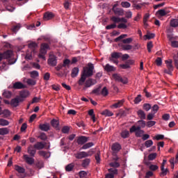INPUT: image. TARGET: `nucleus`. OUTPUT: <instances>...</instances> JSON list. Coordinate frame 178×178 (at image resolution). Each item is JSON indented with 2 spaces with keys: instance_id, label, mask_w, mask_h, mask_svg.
Segmentation results:
<instances>
[{
  "instance_id": "f257e3e1",
  "label": "nucleus",
  "mask_w": 178,
  "mask_h": 178,
  "mask_svg": "<svg viewBox=\"0 0 178 178\" xmlns=\"http://www.w3.org/2000/svg\"><path fill=\"white\" fill-rule=\"evenodd\" d=\"M95 67L92 63H88V67H83L82 74L85 75L86 77H91L94 72Z\"/></svg>"
},
{
  "instance_id": "f03ea898",
  "label": "nucleus",
  "mask_w": 178,
  "mask_h": 178,
  "mask_svg": "<svg viewBox=\"0 0 178 178\" xmlns=\"http://www.w3.org/2000/svg\"><path fill=\"white\" fill-rule=\"evenodd\" d=\"M13 53L12 50H6L3 53V56L4 59H7L8 60L9 65H13L15 63L16 60L13 57Z\"/></svg>"
},
{
  "instance_id": "7ed1b4c3",
  "label": "nucleus",
  "mask_w": 178,
  "mask_h": 178,
  "mask_svg": "<svg viewBox=\"0 0 178 178\" xmlns=\"http://www.w3.org/2000/svg\"><path fill=\"white\" fill-rule=\"evenodd\" d=\"M122 53L114 51L113 53H111V57H109V61L118 65L119 63L118 59L122 57Z\"/></svg>"
},
{
  "instance_id": "20e7f679",
  "label": "nucleus",
  "mask_w": 178,
  "mask_h": 178,
  "mask_svg": "<svg viewBox=\"0 0 178 178\" xmlns=\"http://www.w3.org/2000/svg\"><path fill=\"white\" fill-rule=\"evenodd\" d=\"M113 79L118 82H121L123 84H127L128 83V79L127 78H122L120 74H113L112 75Z\"/></svg>"
},
{
  "instance_id": "39448f33",
  "label": "nucleus",
  "mask_w": 178,
  "mask_h": 178,
  "mask_svg": "<svg viewBox=\"0 0 178 178\" xmlns=\"http://www.w3.org/2000/svg\"><path fill=\"white\" fill-rule=\"evenodd\" d=\"M88 137L81 136L78 137V140H76V143H78L79 145H83L88 143Z\"/></svg>"
},
{
  "instance_id": "423d86ee",
  "label": "nucleus",
  "mask_w": 178,
  "mask_h": 178,
  "mask_svg": "<svg viewBox=\"0 0 178 178\" xmlns=\"http://www.w3.org/2000/svg\"><path fill=\"white\" fill-rule=\"evenodd\" d=\"M90 156V154L86 152H80L75 154V158L82 159Z\"/></svg>"
},
{
  "instance_id": "0eeeda50",
  "label": "nucleus",
  "mask_w": 178,
  "mask_h": 178,
  "mask_svg": "<svg viewBox=\"0 0 178 178\" xmlns=\"http://www.w3.org/2000/svg\"><path fill=\"white\" fill-rule=\"evenodd\" d=\"M111 149L113 153H118L122 149V146L120 143H115L112 145Z\"/></svg>"
},
{
  "instance_id": "6e6552de",
  "label": "nucleus",
  "mask_w": 178,
  "mask_h": 178,
  "mask_svg": "<svg viewBox=\"0 0 178 178\" xmlns=\"http://www.w3.org/2000/svg\"><path fill=\"white\" fill-rule=\"evenodd\" d=\"M46 143H43L42 142H37L34 145V148L37 150H42L45 148Z\"/></svg>"
},
{
  "instance_id": "1a4fd4ad",
  "label": "nucleus",
  "mask_w": 178,
  "mask_h": 178,
  "mask_svg": "<svg viewBox=\"0 0 178 178\" xmlns=\"http://www.w3.org/2000/svg\"><path fill=\"white\" fill-rule=\"evenodd\" d=\"M47 49H49V46L47 43H42L40 47V53L47 54Z\"/></svg>"
},
{
  "instance_id": "9d476101",
  "label": "nucleus",
  "mask_w": 178,
  "mask_h": 178,
  "mask_svg": "<svg viewBox=\"0 0 178 178\" xmlns=\"http://www.w3.org/2000/svg\"><path fill=\"white\" fill-rule=\"evenodd\" d=\"M97 83V81L94 80L92 79H89L85 82V88H90L92 86H94L95 84Z\"/></svg>"
},
{
  "instance_id": "9b49d317",
  "label": "nucleus",
  "mask_w": 178,
  "mask_h": 178,
  "mask_svg": "<svg viewBox=\"0 0 178 178\" xmlns=\"http://www.w3.org/2000/svg\"><path fill=\"white\" fill-rule=\"evenodd\" d=\"M112 10L115 15L118 16H123L124 14V10L122 8H112Z\"/></svg>"
},
{
  "instance_id": "f8f14e48",
  "label": "nucleus",
  "mask_w": 178,
  "mask_h": 178,
  "mask_svg": "<svg viewBox=\"0 0 178 178\" xmlns=\"http://www.w3.org/2000/svg\"><path fill=\"white\" fill-rule=\"evenodd\" d=\"M28 153L31 157H34L36 154V150L34 147V145H30L28 147Z\"/></svg>"
},
{
  "instance_id": "ddd939ff",
  "label": "nucleus",
  "mask_w": 178,
  "mask_h": 178,
  "mask_svg": "<svg viewBox=\"0 0 178 178\" xmlns=\"http://www.w3.org/2000/svg\"><path fill=\"white\" fill-rule=\"evenodd\" d=\"M48 64L50 66L55 67L57 65V60L55 56L50 57L48 60Z\"/></svg>"
},
{
  "instance_id": "4468645a",
  "label": "nucleus",
  "mask_w": 178,
  "mask_h": 178,
  "mask_svg": "<svg viewBox=\"0 0 178 178\" xmlns=\"http://www.w3.org/2000/svg\"><path fill=\"white\" fill-rule=\"evenodd\" d=\"M13 88L14 89L19 90V89L25 88H26V86L24 85L22 83L18 81V82H15V83L13 84Z\"/></svg>"
},
{
  "instance_id": "2eb2a0df",
  "label": "nucleus",
  "mask_w": 178,
  "mask_h": 178,
  "mask_svg": "<svg viewBox=\"0 0 178 178\" xmlns=\"http://www.w3.org/2000/svg\"><path fill=\"white\" fill-rule=\"evenodd\" d=\"M24 159L29 165H33L34 163V159L31 157H29L27 154L24 155Z\"/></svg>"
},
{
  "instance_id": "dca6fc26",
  "label": "nucleus",
  "mask_w": 178,
  "mask_h": 178,
  "mask_svg": "<svg viewBox=\"0 0 178 178\" xmlns=\"http://www.w3.org/2000/svg\"><path fill=\"white\" fill-rule=\"evenodd\" d=\"M54 15L53 13H51V12H47L44 15V19L46 20V21H48V20H50L52 18H54Z\"/></svg>"
},
{
  "instance_id": "f3484780",
  "label": "nucleus",
  "mask_w": 178,
  "mask_h": 178,
  "mask_svg": "<svg viewBox=\"0 0 178 178\" xmlns=\"http://www.w3.org/2000/svg\"><path fill=\"white\" fill-rule=\"evenodd\" d=\"M39 127L40 130H42V131L47 132L49 130L50 125L48 123L41 124L39 125Z\"/></svg>"
},
{
  "instance_id": "a211bd4d",
  "label": "nucleus",
  "mask_w": 178,
  "mask_h": 178,
  "mask_svg": "<svg viewBox=\"0 0 178 178\" xmlns=\"http://www.w3.org/2000/svg\"><path fill=\"white\" fill-rule=\"evenodd\" d=\"M104 70L106 71L107 72H115L116 70L115 67L110 65L109 64H106L104 67Z\"/></svg>"
},
{
  "instance_id": "6ab92c4d",
  "label": "nucleus",
  "mask_w": 178,
  "mask_h": 178,
  "mask_svg": "<svg viewBox=\"0 0 178 178\" xmlns=\"http://www.w3.org/2000/svg\"><path fill=\"white\" fill-rule=\"evenodd\" d=\"M19 104V101L18 97L14 98L10 101V105L13 107L18 106Z\"/></svg>"
},
{
  "instance_id": "aec40b11",
  "label": "nucleus",
  "mask_w": 178,
  "mask_h": 178,
  "mask_svg": "<svg viewBox=\"0 0 178 178\" xmlns=\"http://www.w3.org/2000/svg\"><path fill=\"white\" fill-rule=\"evenodd\" d=\"M79 72V69L78 67H74L71 71V77L75 78L78 76Z\"/></svg>"
},
{
  "instance_id": "412c9836",
  "label": "nucleus",
  "mask_w": 178,
  "mask_h": 178,
  "mask_svg": "<svg viewBox=\"0 0 178 178\" xmlns=\"http://www.w3.org/2000/svg\"><path fill=\"white\" fill-rule=\"evenodd\" d=\"M101 114L103 115H105L106 117H108V118H110L111 116H113L114 115V113L112 111H111L108 109L103 111L101 113Z\"/></svg>"
},
{
  "instance_id": "4be33fe9",
  "label": "nucleus",
  "mask_w": 178,
  "mask_h": 178,
  "mask_svg": "<svg viewBox=\"0 0 178 178\" xmlns=\"http://www.w3.org/2000/svg\"><path fill=\"white\" fill-rule=\"evenodd\" d=\"M88 77L81 73V78L78 81L79 86H83Z\"/></svg>"
},
{
  "instance_id": "5701e85b",
  "label": "nucleus",
  "mask_w": 178,
  "mask_h": 178,
  "mask_svg": "<svg viewBox=\"0 0 178 178\" xmlns=\"http://www.w3.org/2000/svg\"><path fill=\"white\" fill-rule=\"evenodd\" d=\"M141 130V127H140V125H138V127L134 125L130 128V133L133 134L135 133L136 131H140Z\"/></svg>"
},
{
  "instance_id": "b1692460",
  "label": "nucleus",
  "mask_w": 178,
  "mask_h": 178,
  "mask_svg": "<svg viewBox=\"0 0 178 178\" xmlns=\"http://www.w3.org/2000/svg\"><path fill=\"white\" fill-rule=\"evenodd\" d=\"M121 48L123 51H129L134 49L131 44H121Z\"/></svg>"
},
{
  "instance_id": "393cba45",
  "label": "nucleus",
  "mask_w": 178,
  "mask_h": 178,
  "mask_svg": "<svg viewBox=\"0 0 178 178\" xmlns=\"http://www.w3.org/2000/svg\"><path fill=\"white\" fill-rule=\"evenodd\" d=\"M15 170H16L17 172H19V173H20V174H24V173H25V169H24V168H23V167H22V166H19V165H16L15 166Z\"/></svg>"
},
{
  "instance_id": "a878e982",
  "label": "nucleus",
  "mask_w": 178,
  "mask_h": 178,
  "mask_svg": "<svg viewBox=\"0 0 178 178\" xmlns=\"http://www.w3.org/2000/svg\"><path fill=\"white\" fill-rule=\"evenodd\" d=\"M161 172L160 175L161 177L165 176L168 174V172H169L168 168L164 169V165L163 164H161Z\"/></svg>"
},
{
  "instance_id": "bb28decb",
  "label": "nucleus",
  "mask_w": 178,
  "mask_h": 178,
  "mask_svg": "<svg viewBox=\"0 0 178 178\" xmlns=\"http://www.w3.org/2000/svg\"><path fill=\"white\" fill-rule=\"evenodd\" d=\"M170 26L173 28L178 27V19H172L170 22Z\"/></svg>"
},
{
  "instance_id": "cd10ccee",
  "label": "nucleus",
  "mask_w": 178,
  "mask_h": 178,
  "mask_svg": "<svg viewBox=\"0 0 178 178\" xmlns=\"http://www.w3.org/2000/svg\"><path fill=\"white\" fill-rule=\"evenodd\" d=\"M94 146V143L90 142V143H87L86 144H83V145L81 147V149H88L91 148L92 147Z\"/></svg>"
},
{
  "instance_id": "c85d7f7f",
  "label": "nucleus",
  "mask_w": 178,
  "mask_h": 178,
  "mask_svg": "<svg viewBox=\"0 0 178 178\" xmlns=\"http://www.w3.org/2000/svg\"><path fill=\"white\" fill-rule=\"evenodd\" d=\"M29 95V92L28 90H22L19 92V97L21 98H26Z\"/></svg>"
},
{
  "instance_id": "c756f323",
  "label": "nucleus",
  "mask_w": 178,
  "mask_h": 178,
  "mask_svg": "<svg viewBox=\"0 0 178 178\" xmlns=\"http://www.w3.org/2000/svg\"><path fill=\"white\" fill-rule=\"evenodd\" d=\"M137 113L140 119H141L142 120H145V113L143 110L138 111Z\"/></svg>"
},
{
  "instance_id": "7c9ffc66",
  "label": "nucleus",
  "mask_w": 178,
  "mask_h": 178,
  "mask_svg": "<svg viewBox=\"0 0 178 178\" xmlns=\"http://www.w3.org/2000/svg\"><path fill=\"white\" fill-rule=\"evenodd\" d=\"M90 159H85L83 160L82 163H81V166L83 168H86L89 165V164L90 163Z\"/></svg>"
},
{
  "instance_id": "2f4dec72",
  "label": "nucleus",
  "mask_w": 178,
  "mask_h": 178,
  "mask_svg": "<svg viewBox=\"0 0 178 178\" xmlns=\"http://www.w3.org/2000/svg\"><path fill=\"white\" fill-rule=\"evenodd\" d=\"M51 124L54 129H58V127H59V121L56 119H53L51 121Z\"/></svg>"
},
{
  "instance_id": "473e14b6",
  "label": "nucleus",
  "mask_w": 178,
  "mask_h": 178,
  "mask_svg": "<svg viewBox=\"0 0 178 178\" xmlns=\"http://www.w3.org/2000/svg\"><path fill=\"white\" fill-rule=\"evenodd\" d=\"M36 53V50H31V53H27L26 56V58L29 60H31L33 58V56Z\"/></svg>"
},
{
  "instance_id": "72a5a7b5",
  "label": "nucleus",
  "mask_w": 178,
  "mask_h": 178,
  "mask_svg": "<svg viewBox=\"0 0 178 178\" xmlns=\"http://www.w3.org/2000/svg\"><path fill=\"white\" fill-rule=\"evenodd\" d=\"M149 19V13H146L143 17V24L145 27L148 26V19Z\"/></svg>"
},
{
  "instance_id": "f704fd0d",
  "label": "nucleus",
  "mask_w": 178,
  "mask_h": 178,
  "mask_svg": "<svg viewBox=\"0 0 178 178\" xmlns=\"http://www.w3.org/2000/svg\"><path fill=\"white\" fill-rule=\"evenodd\" d=\"M156 15H159L161 17H164L168 15V13L164 9H160L156 12Z\"/></svg>"
},
{
  "instance_id": "c9c22d12",
  "label": "nucleus",
  "mask_w": 178,
  "mask_h": 178,
  "mask_svg": "<svg viewBox=\"0 0 178 178\" xmlns=\"http://www.w3.org/2000/svg\"><path fill=\"white\" fill-rule=\"evenodd\" d=\"M101 153H100V151H98L96 154L95 155V161H96V163L97 164H99L100 163V161H101Z\"/></svg>"
},
{
  "instance_id": "e433bc0d",
  "label": "nucleus",
  "mask_w": 178,
  "mask_h": 178,
  "mask_svg": "<svg viewBox=\"0 0 178 178\" xmlns=\"http://www.w3.org/2000/svg\"><path fill=\"white\" fill-rule=\"evenodd\" d=\"M124 103V100H120L118 101L117 103H115L114 104H113V106L115 107V108H120L121 107Z\"/></svg>"
},
{
  "instance_id": "4c0bfd02",
  "label": "nucleus",
  "mask_w": 178,
  "mask_h": 178,
  "mask_svg": "<svg viewBox=\"0 0 178 178\" xmlns=\"http://www.w3.org/2000/svg\"><path fill=\"white\" fill-rule=\"evenodd\" d=\"M100 94L104 96V97H106L108 95L109 92L108 90L107 89L106 87H104L102 90V91L100 92Z\"/></svg>"
},
{
  "instance_id": "58836bf2",
  "label": "nucleus",
  "mask_w": 178,
  "mask_h": 178,
  "mask_svg": "<svg viewBox=\"0 0 178 178\" xmlns=\"http://www.w3.org/2000/svg\"><path fill=\"white\" fill-rule=\"evenodd\" d=\"M74 168V163H70L65 166V171L72 172Z\"/></svg>"
},
{
  "instance_id": "ea45409f",
  "label": "nucleus",
  "mask_w": 178,
  "mask_h": 178,
  "mask_svg": "<svg viewBox=\"0 0 178 178\" xmlns=\"http://www.w3.org/2000/svg\"><path fill=\"white\" fill-rule=\"evenodd\" d=\"M38 154L40 156L45 158V159H48L49 157L48 152L41 150L38 152Z\"/></svg>"
},
{
  "instance_id": "a19ab883",
  "label": "nucleus",
  "mask_w": 178,
  "mask_h": 178,
  "mask_svg": "<svg viewBox=\"0 0 178 178\" xmlns=\"http://www.w3.org/2000/svg\"><path fill=\"white\" fill-rule=\"evenodd\" d=\"M121 6L124 8H129L131 4L129 1H122Z\"/></svg>"
},
{
  "instance_id": "79ce46f5",
  "label": "nucleus",
  "mask_w": 178,
  "mask_h": 178,
  "mask_svg": "<svg viewBox=\"0 0 178 178\" xmlns=\"http://www.w3.org/2000/svg\"><path fill=\"white\" fill-rule=\"evenodd\" d=\"M154 145V141L152 140H147L145 142V147L146 148H149Z\"/></svg>"
},
{
  "instance_id": "37998d69",
  "label": "nucleus",
  "mask_w": 178,
  "mask_h": 178,
  "mask_svg": "<svg viewBox=\"0 0 178 178\" xmlns=\"http://www.w3.org/2000/svg\"><path fill=\"white\" fill-rule=\"evenodd\" d=\"M172 63V61L171 60L165 61V64L167 65L168 70L173 71V66Z\"/></svg>"
},
{
  "instance_id": "c03bdc74",
  "label": "nucleus",
  "mask_w": 178,
  "mask_h": 178,
  "mask_svg": "<svg viewBox=\"0 0 178 178\" xmlns=\"http://www.w3.org/2000/svg\"><path fill=\"white\" fill-rule=\"evenodd\" d=\"M9 131L8 128H1L0 129V136H5L8 134Z\"/></svg>"
},
{
  "instance_id": "a18cd8bd",
  "label": "nucleus",
  "mask_w": 178,
  "mask_h": 178,
  "mask_svg": "<svg viewBox=\"0 0 178 178\" xmlns=\"http://www.w3.org/2000/svg\"><path fill=\"white\" fill-rule=\"evenodd\" d=\"M128 36L127 34H121L120 35H119L118 37L115 38V42H118L119 41H120L121 40L127 38Z\"/></svg>"
},
{
  "instance_id": "49530a36",
  "label": "nucleus",
  "mask_w": 178,
  "mask_h": 178,
  "mask_svg": "<svg viewBox=\"0 0 178 178\" xmlns=\"http://www.w3.org/2000/svg\"><path fill=\"white\" fill-rule=\"evenodd\" d=\"M121 137L124 139L128 138L129 137V131H123L121 133Z\"/></svg>"
},
{
  "instance_id": "de8ad7c7",
  "label": "nucleus",
  "mask_w": 178,
  "mask_h": 178,
  "mask_svg": "<svg viewBox=\"0 0 178 178\" xmlns=\"http://www.w3.org/2000/svg\"><path fill=\"white\" fill-rule=\"evenodd\" d=\"M2 95L4 97L9 99L12 96V92L8 90H5Z\"/></svg>"
},
{
  "instance_id": "09e8293b",
  "label": "nucleus",
  "mask_w": 178,
  "mask_h": 178,
  "mask_svg": "<svg viewBox=\"0 0 178 178\" xmlns=\"http://www.w3.org/2000/svg\"><path fill=\"white\" fill-rule=\"evenodd\" d=\"M111 21H112L114 24L120 23V17L113 16L111 17Z\"/></svg>"
},
{
  "instance_id": "8fccbe9b",
  "label": "nucleus",
  "mask_w": 178,
  "mask_h": 178,
  "mask_svg": "<svg viewBox=\"0 0 178 178\" xmlns=\"http://www.w3.org/2000/svg\"><path fill=\"white\" fill-rule=\"evenodd\" d=\"M133 40L134 39L132 38H127V39L122 40V43L129 44L133 42Z\"/></svg>"
},
{
  "instance_id": "3c124183",
  "label": "nucleus",
  "mask_w": 178,
  "mask_h": 178,
  "mask_svg": "<svg viewBox=\"0 0 178 178\" xmlns=\"http://www.w3.org/2000/svg\"><path fill=\"white\" fill-rule=\"evenodd\" d=\"M117 27V24L115 23H113L111 24H108L106 26V30L115 29Z\"/></svg>"
},
{
  "instance_id": "603ef678",
  "label": "nucleus",
  "mask_w": 178,
  "mask_h": 178,
  "mask_svg": "<svg viewBox=\"0 0 178 178\" xmlns=\"http://www.w3.org/2000/svg\"><path fill=\"white\" fill-rule=\"evenodd\" d=\"M9 122L3 118L0 119V126H8Z\"/></svg>"
},
{
  "instance_id": "864d4df0",
  "label": "nucleus",
  "mask_w": 178,
  "mask_h": 178,
  "mask_svg": "<svg viewBox=\"0 0 178 178\" xmlns=\"http://www.w3.org/2000/svg\"><path fill=\"white\" fill-rule=\"evenodd\" d=\"M92 93L95 94L96 95H101V86L95 88V90H92Z\"/></svg>"
},
{
  "instance_id": "5fc2aeb1",
  "label": "nucleus",
  "mask_w": 178,
  "mask_h": 178,
  "mask_svg": "<svg viewBox=\"0 0 178 178\" xmlns=\"http://www.w3.org/2000/svg\"><path fill=\"white\" fill-rule=\"evenodd\" d=\"M110 166L111 168H120V163L117 162V161H115V162H111L110 163Z\"/></svg>"
},
{
  "instance_id": "6e6d98bb",
  "label": "nucleus",
  "mask_w": 178,
  "mask_h": 178,
  "mask_svg": "<svg viewBox=\"0 0 178 178\" xmlns=\"http://www.w3.org/2000/svg\"><path fill=\"white\" fill-rule=\"evenodd\" d=\"M156 156H157L156 153L149 154V156H148L149 161H154V160H155Z\"/></svg>"
},
{
  "instance_id": "4d7b16f0",
  "label": "nucleus",
  "mask_w": 178,
  "mask_h": 178,
  "mask_svg": "<svg viewBox=\"0 0 178 178\" xmlns=\"http://www.w3.org/2000/svg\"><path fill=\"white\" fill-rule=\"evenodd\" d=\"M70 130V129L69 127H67V126L63 127V129H62L63 134H69Z\"/></svg>"
},
{
  "instance_id": "13d9d810",
  "label": "nucleus",
  "mask_w": 178,
  "mask_h": 178,
  "mask_svg": "<svg viewBox=\"0 0 178 178\" xmlns=\"http://www.w3.org/2000/svg\"><path fill=\"white\" fill-rule=\"evenodd\" d=\"M31 78L35 79L39 76V73L37 71H33L30 72Z\"/></svg>"
},
{
  "instance_id": "bf43d9fd",
  "label": "nucleus",
  "mask_w": 178,
  "mask_h": 178,
  "mask_svg": "<svg viewBox=\"0 0 178 178\" xmlns=\"http://www.w3.org/2000/svg\"><path fill=\"white\" fill-rule=\"evenodd\" d=\"M137 124H138V126H140V127H142L143 129V127H145V121L143 120H138L137 122Z\"/></svg>"
},
{
  "instance_id": "052dcab7",
  "label": "nucleus",
  "mask_w": 178,
  "mask_h": 178,
  "mask_svg": "<svg viewBox=\"0 0 178 178\" xmlns=\"http://www.w3.org/2000/svg\"><path fill=\"white\" fill-rule=\"evenodd\" d=\"M71 63V61L69 59L64 60V62H63V67H69L70 64Z\"/></svg>"
},
{
  "instance_id": "680f3d73",
  "label": "nucleus",
  "mask_w": 178,
  "mask_h": 178,
  "mask_svg": "<svg viewBox=\"0 0 178 178\" xmlns=\"http://www.w3.org/2000/svg\"><path fill=\"white\" fill-rule=\"evenodd\" d=\"M164 139V136L163 135H161V134H158L156 136H155V137L154 138V140H156L157 141L159 140H161Z\"/></svg>"
},
{
  "instance_id": "e2e57ef3",
  "label": "nucleus",
  "mask_w": 178,
  "mask_h": 178,
  "mask_svg": "<svg viewBox=\"0 0 178 178\" xmlns=\"http://www.w3.org/2000/svg\"><path fill=\"white\" fill-rule=\"evenodd\" d=\"M38 45L36 43H35L34 42H33L32 43H29V48L31 49V51H33V49H35V47H37Z\"/></svg>"
},
{
  "instance_id": "0e129e2a",
  "label": "nucleus",
  "mask_w": 178,
  "mask_h": 178,
  "mask_svg": "<svg viewBox=\"0 0 178 178\" xmlns=\"http://www.w3.org/2000/svg\"><path fill=\"white\" fill-rule=\"evenodd\" d=\"M152 47H154V44H152V42H148L147 44L148 52H151V49H152Z\"/></svg>"
},
{
  "instance_id": "69168bd1",
  "label": "nucleus",
  "mask_w": 178,
  "mask_h": 178,
  "mask_svg": "<svg viewBox=\"0 0 178 178\" xmlns=\"http://www.w3.org/2000/svg\"><path fill=\"white\" fill-rule=\"evenodd\" d=\"M39 138L42 140H47V136H46V134L44 133H41Z\"/></svg>"
},
{
  "instance_id": "338daca9",
  "label": "nucleus",
  "mask_w": 178,
  "mask_h": 178,
  "mask_svg": "<svg viewBox=\"0 0 178 178\" xmlns=\"http://www.w3.org/2000/svg\"><path fill=\"white\" fill-rule=\"evenodd\" d=\"M143 109L145 110L146 111H149V109H151V104H143Z\"/></svg>"
},
{
  "instance_id": "774afa93",
  "label": "nucleus",
  "mask_w": 178,
  "mask_h": 178,
  "mask_svg": "<svg viewBox=\"0 0 178 178\" xmlns=\"http://www.w3.org/2000/svg\"><path fill=\"white\" fill-rule=\"evenodd\" d=\"M171 47L173 48H178V42L177 40H173L171 42Z\"/></svg>"
}]
</instances>
